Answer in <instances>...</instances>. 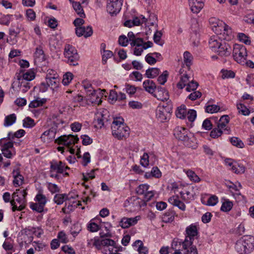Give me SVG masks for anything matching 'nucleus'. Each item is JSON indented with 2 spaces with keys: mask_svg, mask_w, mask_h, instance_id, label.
I'll return each mask as SVG.
<instances>
[{
  "mask_svg": "<svg viewBox=\"0 0 254 254\" xmlns=\"http://www.w3.org/2000/svg\"><path fill=\"white\" fill-rule=\"evenodd\" d=\"M57 132V128L54 127L44 131L41 135L40 138L44 142H50L53 140L55 137Z\"/></svg>",
  "mask_w": 254,
  "mask_h": 254,
  "instance_id": "obj_17",
  "label": "nucleus"
},
{
  "mask_svg": "<svg viewBox=\"0 0 254 254\" xmlns=\"http://www.w3.org/2000/svg\"><path fill=\"white\" fill-rule=\"evenodd\" d=\"M231 46L225 41H223L216 53L220 56L228 57L231 55Z\"/></svg>",
  "mask_w": 254,
  "mask_h": 254,
  "instance_id": "obj_20",
  "label": "nucleus"
},
{
  "mask_svg": "<svg viewBox=\"0 0 254 254\" xmlns=\"http://www.w3.org/2000/svg\"><path fill=\"white\" fill-rule=\"evenodd\" d=\"M230 141L232 144L240 148H243L244 144L242 141L238 137H232L230 139Z\"/></svg>",
  "mask_w": 254,
  "mask_h": 254,
  "instance_id": "obj_54",
  "label": "nucleus"
},
{
  "mask_svg": "<svg viewBox=\"0 0 254 254\" xmlns=\"http://www.w3.org/2000/svg\"><path fill=\"white\" fill-rule=\"evenodd\" d=\"M186 174L189 179L194 182H199L200 181L199 177L194 173V172L188 170L186 171Z\"/></svg>",
  "mask_w": 254,
  "mask_h": 254,
  "instance_id": "obj_52",
  "label": "nucleus"
},
{
  "mask_svg": "<svg viewBox=\"0 0 254 254\" xmlns=\"http://www.w3.org/2000/svg\"><path fill=\"white\" fill-rule=\"evenodd\" d=\"M149 186L147 184L140 185L136 189V192L138 195H143L148 190Z\"/></svg>",
  "mask_w": 254,
  "mask_h": 254,
  "instance_id": "obj_55",
  "label": "nucleus"
},
{
  "mask_svg": "<svg viewBox=\"0 0 254 254\" xmlns=\"http://www.w3.org/2000/svg\"><path fill=\"white\" fill-rule=\"evenodd\" d=\"M75 33L78 37L83 36L87 38L92 35L93 30L90 26L79 27L75 28Z\"/></svg>",
  "mask_w": 254,
  "mask_h": 254,
  "instance_id": "obj_25",
  "label": "nucleus"
},
{
  "mask_svg": "<svg viewBox=\"0 0 254 254\" xmlns=\"http://www.w3.org/2000/svg\"><path fill=\"white\" fill-rule=\"evenodd\" d=\"M144 177L147 179L151 177L159 178L161 177V172L157 167H153L150 172L145 173Z\"/></svg>",
  "mask_w": 254,
  "mask_h": 254,
  "instance_id": "obj_34",
  "label": "nucleus"
},
{
  "mask_svg": "<svg viewBox=\"0 0 254 254\" xmlns=\"http://www.w3.org/2000/svg\"><path fill=\"white\" fill-rule=\"evenodd\" d=\"M69 169V167L65 166L62 161L53 160L50 163V169L57 173L62 174L65 170Z\"/></svg>",
  "mask_w": 254,
  "mask_h": 254,
  "instance_id": "obj_16",
  "label": "nucleus"
},
{
  "mask_svg": "<svg viewBox=\"0 0 254 254\" xmlns=\"http://www.w3.org/2000/svg\"><path fill=\"white\" fill-rule=\"evenodd\" d=\"M34 200L42 205L45 206L46 203L47 202V198L41 192H39L35 197Z\"/></svg>",
  "mask_w": 254,
  "mask_h": 254,
  "instance_id": "obj_48",
  "label": "nucleus"
},
{
  "mask_svg": "<svg viewBox=\"0 0 254 254\" xmlns=\"http://www.w3.org/2000/svg\"><path fill=\"white\" fill-rule=\"evenodd\" d=\"M105 92H106L105 89H98L96 91L95 90L93 93H91L92 94H88V100L92 104L100 105L102 102V98Z\"/></svg>",
  "mask_w": 254,
  "mask_h": 254,
  "instance_id": "obj_13",
  "label": "nucleus"
},
{
  "mask_svg": "<svg viewBox=\"0 0 254 254\" xmlns=\"http://www.w3.org/2000/svg\"><path fill=\"white\" fill-rule=\"evenodd\" d=\"M238 38L240 42H243L246 45L251 44V41L250 40V37L244 33H239L238 34Z\"/></svg>",
  "mask_w": 254,
  "mask_h": 254,
  "instance_id": "obj_58",
  "label": "nucleus"
},
{
  "mask_svg": "<svg viewBox=\"0 0 254 254\" xmlns=\"http://www.w3.org/2000/svg\"><path fill=\"white\" fill-rule=\"evenodd\" d=\"M209 23L211 25L212 30L217 35H220V38L227 41L233 38L232 29L223 21L212 17L209 19Z\"/></svg>",
  "mask_w": 254,
  "mask_h": 254,
  "instance_id": "obj_2",
  "label": "nucleus"
},
{
  "mask_svg": "<svg viewBox=\"0 0 254 254\" xmlns=\"http://www.w3.org/2000/svg\"><path fill=\"white\" fill-rule=\"evenodd\" d=\"M46 101L47 100L45 98L40 99L38 98L32 101L30 103L29 107L32 108H35L41 106L46 103Z\"/></svg>",
  "mask_w": 254,
  "mask_h": 254,
  "instance_id": "obj_45",
  "label": "nucleus"
},
{
  "mask_svg": "<svg viewBox=\"0 0 254 254\" xmlns=\"http://www.w3.org/2000/svg\"><path fill=\"white\" fill-rule=\"evenodd\" d=\"M192 189L189 188L187 190H184L180 192L182 198L187 202H190L193 199V195L192 193Z\"/></svg>",
  "mask_w": 254,
  "mask_h": 254,
  "instance_id": "obj_32",
  "label": "nucleus"
},
{
  "mask_svg": "<svg viewBox=\"0 0 254 254\" xmlns=\"http://www.w3.org/2000/svg\"><path fill=\"white\" fill-rule=\"evenodd\" d=\"M141 17L142 19V22H147L148 24L151 26H157V24H156L157 17L154 14H150L148 19H146L144 16L142 15H141Z\"/></svg>",
  "mask_w": 254,
  "mask_h": 254,
  "instance_id": "obj_46",
  "label": "nucleus"
},
{
  "mask_svg": "<svg viewBox=\"0 0 254 254\" xmlns=\"http://www.w3.org/2000/svg\"><path fill=\"white\" fill-rule=\"evenodd\" d=\"M184 65H186L187 68L190 70V66L192 64L193 56L188 51L184 52Z\"/></svg>",
  "mask_w": 254,
  "mask_h": 254,
  "instance_id": "obj_33",
  "label": "nucleus"
},
{
  "mask_svg": "<svg viewBox=\"0 0 254 254\" xmlns=\"http://www.w3.org/2000/svg\"><path fill=\"white\" fill-rule=\"evenodd\" d=\"M186 117L190 122H193L196 117V112L194 110L190 109L188 111Z\"/></svg>",
  "mask_w": 254,
  "mask_h": 254,
  "instance_id": "obj_64",
  "label": "nucleus"
},
{
  "mask_svg": "<svg viewBox=\"0 0 254 254\" xmlns=\"http://www.w3.org/2000/svg\"><path fill=\"white\" fill-rule=\"evenodd\" d=\"M145 90L149 93L153 94L156 89V86L153 81L150 79L145 80L143 83Z\"/></svg>",
  "mask_w": 254,
  "mask_h": 254,
  "instance_id": "obj_31",
  "label": "nucleus"
},
{
  "mask_svg": "<svg viewBox=\"0 0 254 254\" xmlns=\"http://www.w3.org/2000/svg\"><path fill=\"white\" fill-rule=\"evenodd\" d=\"M140 216H137L132 218H123L120 222V226L123 228H127L131 226L135 225L140 220Z\"/></svg>",
  "mask_w": 254,
  "mask_h": 254,
  "instance_id": "obj_18",
  "label": "nucleus"
},
{
  "mask_svg": "<svg viewBox=\"0 0 254 254\" xmlns=\"http://www.w3.org/2000/svg\"><path fill=\"white\" fill-rule=\"evenodd\" d=\"M237 107L239 112L244 116H248L250 113L249 109L243 104L240 103L237 104Z\"/></svg>",
  "mask_w": 254,
  "mask_h": 254,
  "instance_id": "obj_59",
  "label": "nucleus"
},
{
  "mask_svg": "<svg viewBox=\"0 0 254 254\" xmlns=\"http://www.w3.org/2000/svg\"><path fill=\"white\" fill-rule=\"evenodd\" d=\"M17 77V80L15 81L12 85V87L14 88L15 86H17L19 91L25 93L30 88L29 82L18 76Z\"/></svg>",
  "mask_w": 254,
  "mask_h": 254,
  "instance_id": "obj_14",
  "label": "nucleus"
},
{
  "mask_svg": "<svg viewBox=\"0 0 254 254\" xmlns=\"http://www.w3.org/2000/svg\"><path fill=\"white\" fill-rule=\"evenodd\" d=\"M184 69H181L180 70V72L181 75L180 77V79L179 82L177 84V87L178 88L182 89L185 86L187 85V84L190 81L191 77L189 75V73H183Z\"/></svg>",
  "mask_w": 254,
  "mask_h": 254,
  "instance_id": "obj_24",
  "label": "nucleus"
},
{
  "mask_svg": "<svg viewBox=\"0 0 254 254\" xmlns=\"http://www.w3.org/2000/svg\"><path fill=\"white\" fill-rule=\"evenodd\" d=\"M220 107L216 105L209 104L208 102L205 107V111L206 113L213 114L218 112L220 110Z\"/></svg>",
  "mask_w": 254,
  "mask_h": 254,
  "instance_id": "obj_44",
  "label": "nucleus"
},
{
  "mask_svg": "<svg viewBox=\"0 0 254 254\" xmlns=\"http://www.w3.org/2000/svg\"><path fill=\"white\" fill-rule=\"evenodd\" d=\"M16 120V116L15 114H11L6 116L4 120L3 126L8 127L14 124Z\"/></svg>",
  "mask_w": 254,
  "mask_h": 254,
  "instance_id": "obj_38",
  "label": "nucleus"
},
{
  "mask_svg": "<svg viewBox=\"0 0 254 254\" xmlns=\"http://www.w3.org/2000/svg\"><path fill=\"white\" fill-rule=\"evenodd\" d=\"M154 96L161 101L166 100L168 98V93L164 88L158 87L157 91L154 92Z\"/></svg>",
  "mask_w": 254,
  "mask_h": 254,
  "instance_id": "obj_29",
  "label": "nucleus"
},
{
  "mask_svg": "<svg viewBox=\"0 0 254 254\" xmlns=\"http://www.w3.org/2000/svg\"><path fill=\"white\" fill-rule=\"evenodd\" d=\"M73 7L77 14L82 18L85 17V14L79 2H75L73 3Z\"/></svg>",
  "mask_w": 254,
  "mask_h": 254,
  "instance_id": "obj_49",
  "label": "nucleus"
},
{
  "mask_svg": "<svg viewBox=\"0 0 254 254\" xmlns=\"http://www.w3.org/2000/svg\"><path fill=\"white\" fill-rule=\"evenodd\" d=\"M172 108L169 105L158 106L156 111V118L160 122H164L169 117Z\"/></svg>",
  "mask_w": 254,
  "mask_h": 254,
  "instance_id": "obj_9",
  "label": "nucleus"
},
{
  "mask_svg": "<svg viewBox=\"0 0 254 254\" xmlns=\"http://www.w3.org/2000/svg\"><path fill=\"white\" fill-rule=\"evenodd\" d=\"M168 201L170 203L178 207L182 211H185L186 210L185 204L182 201L179 200L177 196H173L170 197L168 199Z\"/></svg>",
  "mask_w": 254,
  "mask_h": 254,
  "instance_id": "obj_30",
  "label": "nucleus"
},
{
  "mask_svg": "<svg viewBox=\"0 0 254 254\" xmlns=\"http://www.w3.org/2000/svg\"><path fill=\"white\" fill-rule=\"evenodd\" d=\"M79 138L77 135L69 134L68 135H64L60 136L56 141L59 144H63L68 148L78 142Z\"/></svg>",
  "mask_w": 254,
  "mask_h": 254,
  "instance_id": "obj_12",
  "label": "nucleus"
},
{
  "mask_svg": "<svg viewBox=\"0 0 254 254\" xmlns=\"http://www.w3.org/2000/svg\"><path fill=\"white\" fill-rule=\"evenodd\" d=\"M34 58L35 60L38 62H43L45 60L44 53L41 46H39L36 48L34 53Z\"/></svg>",
  "mask_w": 254,
  "mask_h": 254,
  "instance_id": "obj_36",
  "label": "nucleus"
},
{
  "mask_svg": "<svg viewBox=\"0 0 254 254\" xmlns=\"http://www.w3.org/2000/svg\"><path fill=\"white\" fill-rule=\"evenodd\" d=\"M92 243L93 246L95 247L97 249H102L103 247V239L100 240L98 238H94L93 239L90 240V242H88L90 244Z\"/></svg>",
  "mask_w": 254,
  "mask_h": 254,
  "instance_id": "obj_56",
  "label": "nucleus"
},
{
  "mask_svg": "<svg viewBox=\"0 0 254 254\" xmlns=\"http://www.w3.org/2000/svg\"><path fill=\"white\" fill-rule=\"evenodd\" d=\"M218 36H212L209 40V46L210 48L214 52H216L222 42V40Z\"/></svg>",
  "mask_w": 254,
  "mask_h": 254,
  "instance_id": "obj_26",
  "label": "nucleus"
},
{
  "mask_svg": "<svg viewBox=\"0 0 254 254\" xmlns=\"http://www.w3.org/2000/svg\"><path fill=\"white\" fill-rule=\"evenodd\" d=\"M134 47L133 54L137 56H140L144 50H146L153 46V43L151 41L144 42L142 38H137L133 44L131 45Z\"/></svg>",
  "mask_w": 254,
  "mask_h": 254,
  "instance_id": "obj_7",
  "label": "nucleus"
},
{
  "mask_svg": "<svg viewBox=\"0 0 254 254\" xmlns=\"http://www.w3.org/2000/svg\"><path fill=\"white\" fill-rule=\"evenodd\" d=\"M139 200L136 196H131L126 199L125 201L124 205L125 207H129L130 209L134 210L139 209L141 207Z\"/></svg>",
  "mask_w": 254,
  "mask_h": 254,
  "instance_id": "obj_19",
  "label": "nucleus"
},
{
  "mask_svg": "<svg viewBox=\"0 0 254 254\" xmlns=\"http://www.w3.org/2000/svg\"><path fill=\"white\" fill-rule=\"evenodd\" d=\"M109 117V113L107 110L103 109L98 111L94 119L95 126L101 128L104 126L105 123L108 121Z\"/></svg>",
  "mask_w": 254,
  "mask_h": 254,
  "instance_id": "obj_10",
  "label": "nucleus"
},
{
  "mask_svg": "<svg viewBox=\"0 0 254 254\" xmlns=\"http://www.w3.org/2000/svg\"><path fill=\"white\" fill-rule=\"evenodd\" d=\"M119 251V247L116 243L114 242L112 246H108V248L104 249L102 252L105 254H116Z\"/></svg>",
  "mask_w": 254,
  "mask_h": 254,
  "instance_id": "obj_43",
  "label": "nucleus"
},
{
  "mask_svg": "<svg viewBox=\"0 0 254 254\" xmlns=\"http://www.w3.org/2000/svg\"><path fill=\"white\" fill-rule=\"evenodd\" d=\"M82 86L86 90L87 95L92 94L91 93H93L95 90L91 83L87 80H84L83 81Z\"/></svg>",
  "mask_w": 254,
  "mask_h": 254,
  "instance_id": "obj_51",
  "label": "nucleus"
},
{
  "mask_svg": "<svg viewBox=\"0 0 254 254\" xmlns=\"http://www.w3.org/2000/svg\"><path fill=\"white\" fill-rule=\"evenodd\" d=\"M35 125L34 121L29 117L26 118L23 121V126L25 128H31Z\"/></svg>",
  "mask_w": 254,
  "mask_h": 254,
  "instance_id": "obj_61",
  "label": "nucleus"
},
{
  "mask_svg": "<svg viewBox=\"0 0 254 254\" xmlns=\"http://www.w3.org/2000/svg\"><path fill=\"white\" fill-rule=\"evenodd\" d=\"M233 56L235 61L238 63L245 64L247 57L246 47L242 45L235 44L233 47Z\"/></svg>",
  "mask_w": 254,
  "mask_h": 254,
  "instance_id": "obj_5",
  "label": "nucleus"
},
{
  "mask_svg": "<svg viewBox=\"0 0 254 254\" xmlns=\"http://www.w3.org/2000/svg\"><path fill=\"white\" fill-rule=\"evenodd\" d=\"M230 169L236 174H242L245 172V167L236 162H234V164Z\"/></svg>",
  "mask_w": 254,
  "mask_h": 254,
  "instance_id": "obj_50",
  "label": "nucleus"
},
{
  "mask_svg": "<svg viewBox=\"0 0 254 254\" xmlns=\"http://www.w3.org/2000/svg\"><path fill=\"white\" fill-rule=\"evenodd\" d=\"M204 0H189V5L191 11L198 13L204 6Z\"/></svg>",
  "mask_w": 254,
  "mask_h": 254,
  "instance_id": "obj_21",
  "label": "nucleus"
},
{
  "mask_svg": "<svg viewBox=\"0 0 254 254\" xmlns=\"http://www.w3.org/2000/svg\"><path fill=\"white\" fill-rule=\"evenodd\" d=\"M138 245V248L137 249V251L139 253V254H147L148 252V250L147 247H144L143 246V243L140 240H136L133 243V246H137Z\"/></svg>",
  "mask_w": 254,
  "mask_h": 254,
  "instance_id": "obj_41",
  "label": "nucleus"
},
{
  "mask_svg": "<svg viewBox=\"0 0 254 254\" xmlns=\"http://www.w3.org/2000/svg\"><path fill=\"white\" fill-rule=\"evenodd\" d=\"M17 76L24 80H26L28 81H30L35 78V73L33 70L30 69L26 72L22 73V75L19 74Z\"/></svg>",
  "mask_w": 254,
  "mask_h": 254,
  "instance_id": "obj_40",
  "label": "nucleus"
},
{
  "mask_svg": "<svg viewBox=\"0 0 254 254\" xmlns=\"http://www.w3.org/2000/svg\"><path fill=\"white\" fill-rule=\"evenodd\" d=\"M235 249L239 254H248L254 250V237L245 236L238 240Z\"/></svg>",
  "mask_w": 254,
  "mask_h": 254,
  "instance_id": "obj_4",
  "label": "nucleus"
},
{
  "mask_svg": "<svg viewBox=\"0 0 254 254\" xmlns=\"http://www.w3.org/2000/svg\"><path fill=\"white\" fill-rule=\"evenodd\" d=\"M160 72V71L159 68L152 67L146 70L145 75L149 78H154L159 75Z\"/></svg>",
  "mask_w": 254,
  "mask_h": 254,
  "instance_id": "obj_39",
  "label": "nucleus"
},
{
  "mask_svg": "<svg viewBox=\"0 0 254 254\" xmlns=\"http://www.w3.org/2000/svg\"><path fill=\"white\" fill-rule=\"evenodd\" d=\"M44 206L42 205L40 203L36 202H31L30 203V207L33 210H34L37 212L41 213L44 211Z\"/></svg>",
  "mask_w": 254,
  "mask_h": 254,
  "instance_id": "obj_53",
  "label": "nucleus"
},
{
  "mask_svg": "<svg viewBox=\"0 0 254 254\" xmlns=\"http://www.w3.org/2000/svg\"><path fill=\"white\" fill-rule=\"evenodd\" d=\"M229 122V117L228 115L222 116L219 120L217 127L222 130L226 134L230 133V128L227 127Z\"/></svg>",
  "mask_w": 254,
  "mask_h": 254,
  "instance_id": "obj_23",
  "label": "nucleus"
},
{
  "mask_svg": "<svg viewBox=\"0 0 254 254\" xmlns=\"http://www.w3.org/2000/svg\"><path fill=\"white\" fill-rule=\"evenodd\" d=\"M64 55L67 60V63L70 65H76L78 64L79 56L75 48L69 45L65 46Z\"/></svg>",
  "mask_w": 254,
  "mask_h": 254,
  "instance_id": "obj_6",
  "label": "nucleus"
},
{
  "mask_svg": "<svg viewBox=\"0 0 254 254\" xmlns=\"http://www.w3.org/2000/svg\"><path fill=\"white\" fill-rule=\"evenodd\" d=\"M225 185L236 199L241 195L240 189L242 188V186L240 183H238V186L231 182H227Z\"/></svg>",
  "mask_w": 254,
  "mask_h": 254,
  "instance_id": "obj_22",
  "label": "nucleus"
},
{
  "mask_svg": "<svg viewBox=\"0 0 254 254\" xmlns=\"http://www.w3.org/2000/svg\"><path fill=\"white\" fill-rule=\"evenodd\" d=\"M198 86V83L192 80L187 84L186 89L188 92L194 91L197 88Z\"/></svg>",
  "mask_w": 254,
  "mask_h": 254,
  "instance_id": "obj_62",
  "label": "nucleus"
},
{
  "mask_svg": "<svg viewBox=\"0 0 254 254\" xmlns=\"http://www.w3.org/2000/svg\"><path fill=\"white\" fill-rule=\"evenodd\" d=\"M73 75L72 73L67 72L63 76L62 82L64 85H67L73 79Z\"/></svg>",
  "mask_w": 254,
  "mask_h": 254,
  "instance_id": "obj_60",
  "label": "nucleus"
},
{
  "mask_svg": "<svg viewBox=\"0 0 254 254\" xmlns=\"http://www.w3.org/2000/svg\"><path fill=\"white\" fill-rule=\"evenodd\" d=\"M176 115L177 118L181 119H185L187 115L186 107L185 105H182L179 107L176 110Z\"/></svg>",
  "mask_w": 254,
  "mask_h": 254,
  "instance_id": "obj_42",
  "label": "nucleus"
},
{
  "mask_svg": "<svg viewBox=\"0 0 254 254\" xmlns=\"http://www.w3.org/2000/svg\"><path fill=\"white\" fill-rule=\"evenodd\" d=\"M17 192H14L12 195V199L10 201L12 211H21L25 208V200L18 196Z\"/></svg>",
  "mask_w": 254,
  "mask_h": 254,
  "instance_id": "obj_11",
  "label": "nucleus"
},
{
  "mask_svg": "<svg viewBox=\"0 0 254 254\" xmlns=\"http://www.w3.org/2000/svg\"><path fill=\"white\" fill-rule=\"evenodd\" d=\"M233 206V203L228 199L222 200V204L220 208L221 211L225 212H229Z\"/></svg>",
  "mask_w": 254,
  "mask_h": 254,
  "instance_id": "obj_37",
  "label": "nucleus"
},
{
  "mask_svg": "<svg viewBox=\"0 0 254 254\" xmlns=\"http://www.w3.org/2000/svg\"><path fill=\"white\" fill-rule=\"evenodd\" d=\"M0 150H4L7 149H13V142L11 139L6 137H3L0 139Z\"/></svg>",
  "mask_w": 254,
  "mask_h": 254,
  "instance_id": "obj_27",
  "label": "nucleus"
},
{
  "mask_svg": "<svg viewBox=\"0 0 254 254\" xmlns=\"http://www.w3.org/2000/svg\"><path fill=\"white\" fill-rule=\"evenodd\" d=\"M174 135L176 138L184 141L185 144L190 146L189 140L190 133L189 130L182 127H177L174 130Z\"/></svg>",
  "mask_w": 254,
  "mask_h": 254,
  "instance_id": "obj_8",
  "label": "nucleus"
},
{
  "mask_svg": "<svg viewBox=\"0 0 254 254\" xmlns=\"http://www.w3.org/2000/svg\"><path fill=\"white\" fill-rule=\"evenodd\" d=\"M69 200L68 195L65 193L56 194L54 197L53 201L58 205L62 204L64 201Z\"/></svg>",
  "mask_w": 254,
  "mask_h": 254,
  "instance_id": "obj_35",
  "label": "nucleus"
},
{
  "mask_svg": "<svg viewBox=\"0 0 254 254\" xmlns=\"http://www.w3.org/2000/svg\"><path fill=\"white\" fill-rule=\"evenodd\" d=\"M122 4L123 2H121V0H117V1H109L107 5V11L110 14H116L121 10Z\"/></svg>",
  "mask_w": 254,
  "mask_h": 254,
  "instance_id": "obj_15",
  "label": "nucleus"
},
{
  "mask_svg": "<svg viewBox=\"0 0 254 254\" xmlns=\"http://www.w3.org/2000/svg\"><path fill=\"white\" fill-rule=\"evenodd\" d=\"M111 128L113 135L118 139H122L129 136V128L124 124V120L122 118L114 119Z\"/></svg>",
  "mask_w": 254,
  "mask_h": 254,
  "instance_id": "obj_3",
  "label": "nucleus"
},
{
  "mask_svg": "<svg viewBox=\"0 0 254 254\" xmlns=\"http://www.w3.org/2000/svg\"><path fill=\"white\" fill-rule=\"evenodd\" d=\"M54 76L52 77H46V81L49 84L51 88L54 89L58 87L60 83L59 75L56 71H52Z\"/></svg>",
  "mask_w": 254,
  "mask_h": 254,
  "instance_id": "obj_28",
  "label": "nucleus"
},
{
  "mask_svg": "<svg viewBox=\"0 0 254 254\" xmlns=\"http://www.w3.org/2000/svg\"><path fill=\"white\" fill-rule=\"evenodd\" d=\"M168 76V72L167 70L164 71L157 79L158 83L161 85H164L167 81Z\"/></svg>",
  "mask_w": 254,
  "mask_h": 254,
  "instance_id": "obj_63",
  "label": "nucleus"
},
{
  "mask_svg": "<svg viewBox=\"0 0 254 254\" xmlns=\"http://www.w3.org/2000/svg\"><path fill=\"white\" fill-rule=\"evenodd\" d=\"M82 227L79 224H74L70 230L71 234L74 237H76L81 231Z\"/></svg>",
  "mask_w": 254,
  "mask_h": 254,
  "instance_id": "obj_57",
  "label": "nucleus"
},
{
  "mask_svg": "<svg viewBox=\"0 0 254 254\" xmlns=\"http://www.w3.org/2000/svg\"><path fill=\"white\" fill-rule=\"evenodd\" d=\"M25 134V131L24 129H19L17 131L13 133L12 132H9L7 134V138L9 139H11V140L13 139L14 137L20 138L23 136Z\"/></svg>",
  "mask_w": 254,
  "mask_h": 254,
  "instance_id": "obj_47",
  "label": "nucleus"
},
{
  "mask_svg": "<svg viewBox=\"0 0 254 254\" xmlns=\"http://www.w3.org/2000/svg\"><path fill=\"white\" fill-rule=\"evenodd\" d=\"M198 234V230L195 224H191L186 227L185 238L183 242L184 254H198L196 247L193 245V242Z\"/></svg>",
  "mask_w": 254,
  "mask_h": 254,
  "instance_id": "obj_1",
  "label": "nucleus"
}]
</instances>
